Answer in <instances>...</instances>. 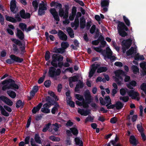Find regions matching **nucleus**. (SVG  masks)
<instances>
[{"label": "nucleus", "mask_w": 146, "mask_h": 146, "mask_svg": "<svg viewBox=\"0 0 146 146\" xmlns=\"http://www.w3.org/2000/svg\"><path fill=\"white\" fill-rule=\"evenodd\" d=\"M67 31L71 38H73L74 37V34L72 29L70 27H69L67 29Z\"/></svg>", "instance_id": "28"}, {"label": "nucleus", "mask_w": 146, "mask_h": 146, "mask_svg": "<svg viewBox=\"0 0 146 146\" xmlns=\"http://www.w3.org/2000/svg\"><path fill=\"white\" fill-rule=\"evenodd\" d=\"M50 53L48 51H47L46 52L45 55V59L46 61H48L50 58Z\"/></svg>", "instance_id": "46"}, {"label": "nucleus", "mask_w": 146, "mask_h": 146, "mask_svg": "<svg viewBox=\"0 0 146 146\" xmlns=\"http://www.w3.org/2000/svg\"><path fill=\"white\" fill-rule=\"evenodd\" d=\"M34 139L36 143L39 144L41 143V141L40 139V138L38 134H35Z\"/></svg>", "instance_id": "35"}, {"label": "nucleus", "mask_w": 146, "mask_h": 146, "mask_svg": "<svg viewBox=\"0 0 146 146\" xmlns=\"http://www.w3.org/2000/svg\"><path fill=\"white\" fill-rule=\"evenodd\" d=\"M19 27L23 31L24 30H26L27 28V25L24 23H20L19 24Z\"/></svg>", "instance_id": "40"}, {"label": "nucleus", "mask_w": 146, "mask_h": 146, "mask_svg": "<svg viewBox=\"0 0 146 146\" xmlns=\"http://www.w3.org/2000/svg\"><path fill=\"white\" fill-rule=\"evenodd\" d=\"M49 138L50 139L53 141H58L60 140V139L59 138L52 136H49Z\"/></svg>", "instance_id": "43"}, {"label": "nucleus", "mask_w": 146, "mask_h": 146, "mask_svg": "<svg viewBox=\"0 0 146 146\" xmlns=\"http://www.w3.org/2000/svg\"><path fill=\"white\" fill-rule=\"evenodd\" d=\"M20 17L19 14L17 13L15 15V18L17 20V22H19L22 21V19Z\"/></svg>", "instance_id": "55"}, {"label": "nucleus", "mask_w": 146, "mask_h": 146, "mask_svg": "<svg viewBox=\"0 0 146 146\" xmlns=\"http://www.w3.org/2000/svg\"><path fill=\"white\" fill-rule=\"evenodd\" d=\"M129 141L131 144L135 146H136L138 143V141L133 135H131L130 136Z\"/></svg>", "instance_id": "19"}, {"label": "nucleus", "mask_w": 146, "mask_h": 146, "mask_svg": "<svg viewBox=\"0 0 146 146\" xmlns=\"http://www.w3.org/2000/svg\"><path fill=\"white\" fill-rule=\"evenodd\" d=\"M117 121V118L116 117H113L110 119V122L112 124H114L116 123Z\"/></svg>", "instance_id": "59"}, {"label": "nucleus", "mask_w": 146, "mask_h": 146, "mask_svg": "<svg viewBox=\"0 0 146 146\" xmlns=\"http://www.w3.org/2000/svg\"><path fill=\"white\" fill-rule=\"evenodd\" d=\"M46 73V72H45L44 73V75L42 77H40L38 80V82L39 84H41L43 82L45 77V74Z\"/></svg>", "instance_id": "45"}, {"label": "nucleus", "mask_w": 146, "mask_h": 146, "mask_svg": "<svg viewBox=\"0 0 146 146\" xmlns=\"http://www.w3.org/2000/svg\"><path fill=\"white\" fill-rule=\"evenodd\" d=\"M116 23H118L117 29L119 35L122 37H125L128 35L126 32L129 31V29L123 22L119 21H117Z\"/></svg>", "instance_id": "4"}, {"label": "nucleus", "mask_w": 146, "mask_h": 146, "mask_svg": "<svg viewBox=\"0 0 146 146\" xmlns=\"http://www.w3.org/2000/svg\"><path fill=\"white\" fill-rule=\"evenodd\" d=\"M58 36L61 40L66 41L67 40L68 37L67 35L61 30H59L58 33Z\"/></svg>", "instance_id": "14"}, {"label": "nucleus", "mask_w": 146, "mask_h": 146, "mask_svg": "<svg viewBox=\"0 0 146 146\" xmlns=\"http://www.w3.org/2000/svg\"><path fill=\"white\" fill-rule=\"evenodd\" d=\"M134 48L133 47H131V48L128 50L126 52L127 55L129 56L132 55L134 52Z\"/></svg>", "instance_id": "41"}, {"label": "nucleus", "mask_w": 146, "mask_h": 146, "mask_svg": "<svg viewBox=\"0 0 146 146\" xmlns=\"http://www.w3.org/2000/svg\"><path fill=\"white\" fill-rule=\"evenodd\" d=\"M119 99L121 100H122L124 102H127L129 100V98L127 96L123 97L121 96L119 97Z\"/></svg>", "instance_id": "52"}, {"label": "nucleus", "mask_w": 146, "mask_h": 146, "mask_svg": "<svg viewBox=\"0 0 146 146\" xmlns=\"http://www.w3.org/2000/svg\"><path fill=\"white\" fill-rule=\"evenodd\" d=\"M52 60L51 62V64L52 66L57 62H62L63 59V57L61 55L59 54H54L52 55Z\"/></svg>", "instance_id": "10"}, {"label": "nucleus", "mask_w": 146, "mask_h": 146, "mask_svg": "<svg viewBox=\"0 0 146 146\" xmlns=\"http://www.w3.org/2000/svg\"><path fill=\"white\" fill-rule=\"evenodd\" d=\"M96 29V26L93 25L91 27L90 30V32L92 34H93L95 31Z\"/></svg>", "instance_id": "64"}, {"label": "nucleus", "mask_w": 146, "mask_h": 146, "mask_svg": "<svg viewBox=\"0 0 146 146\" xmlns=\"http://www.w3.org/2000/svg\"><path fill=\"white\" fill-rule=\"evenodd\" d=\"M32 4L34 8L35 11H36L38 6V3L36 0H34L32 2Z\"/></svg>", "instance_id": "33"}, {"label": "nucleus", "mask_w": 146, "mask_h": 146, "mask_svg": "<svg viewBox=\"0 0 146 146\" xmlns=\"http://www.w3.org/2000/svg\"><path fill=\"white\" fill-rule=\"evenodd\" d=\"M53 50L54 52L57 54H63L65 51V50L62 47L57 48L56 47H55L54 48Z\"/></svg>", "instance_id": "22"}, {"label": "nucleus", "mask_w": 146, "mask_h": 146, "mask_svg": "<svg viewBox=\"0 0 146 146\" xmlns=\"http://www.w3.org/2000/svg\"><path fill=\"white\" fill-rule=\"evenodd\" d=\"M5 17L6 20L7 21L13 23H16L17 22V20L13 17L7 16V15H6L5 16Z\"/></svg>", "instance_id": "23"}, {"label": "nucleus", "mask_w": 146, "mask_h": 146, "mask_svg": "<svg viewBox=\"0 0 146 146\" xmlns=\"http://www.w3.org/2000/svg\"><path fill=\"white\" fill-rule=\"evenodd\" d=\"M110 1L102 0L101 1V5L102 7H108L109 5Z\"/></svg>", "instance_id": "25"}, {"label": "nucleus", "mask_w": 146, "mask_h": 146, "mask_svg": "<svg viewBox=\"0 0 146 146\" xmlns=\"http://www.w3.org/2000/svg\"><path fill=\"white\" fill-rule=\"evenodd\" d=\"M126 92V90L123 88H122L120 90V94L122 96L125 95V94Z\"/></svg>", "instance_id": "62"}, {"label": "nucleus", "mask_w": 146, "mask_h": 146, "mask_svg": "<svg viewBox=\"0 0 146 146\" xmlns=\"http://www.w3.org/2000/svg\"><path fill=\"white\" fill-rule=\"evenodd\" d=\"M74 24L76 25V29H77L79 26V18L75 17L74 22Z\"/></svg>", "instance_id": "50"}, {"label": "nucleus", "mask_w": 146, "mask_h": 146, "mask_svg": "<svg viewBox=\"0 0 146 146\" xmlns=\"http://www.w3.org/2000/svg\"><path fill=\"white\" fill-rule=\"evenodd\" d=\"M51 83V82L50 80H47L45 81L44 83V85L46 88H49L50 87Z\"/></svg>", "instance_id": "51"}, {"label": "nucleus", "mask_w": 146, "mask_h": 146, "mask_svg": "<svg viewBox=\"0 0 146 146\" xmlns=\"http://www.w3.org/2000/svg\"><path fill=\"white\" fill-rule=\"evenodd\" d=\"M47 3H45L43 1H42L41 3L39 5L38 11V15L42 16L46 13L45 11L47 9Z\"/></svg>", "instance_id": "9"}, {"label": "nucleus", "mask_w": 146, "mask_h": 146, "mask_svg": "<svg viewBox=\"0 0 146 146\" xmlns=\"http://www.w3.org/2000/svg\"><path fill=\"white\" fill-rule=\"evenodd\" d=\"M52 66L55 67V68H57L58 67L60 68H62L63 66H64V63L63 62H58V63H56L55 64H54Z\"/></svg>", "instance_id": "32"}, {"label": "nucleus", "mask_w": 146, "mask_h": 146, "mask_svg": "<svg viewBox=\"0 0 146 146\" xmlns=\"http://www.w3.org/2000/svg\"><path fill=\"white\" fill-rule=\"evenodd\" d=\"M137 130L140 133L143 132L144 129L142 127V123H141L140 124H137Z\"/></svg>", "instance_id": "34"}, {"label": "nucleus", "mask_w": 146, "mask_h": 146, "mask_svg": "<svg viewBox=\"0 0 146 146\" xmlns=\"http://www.w3.org/2000/svg\"><path fill=\"white\" fill-rule=\"evenodd\" d=\"M56 68L53 66L49 67L48 72L49 76L54 78V80H57L56 76H59L61 73V70L60 68L56 69Z\"/></svg>", "instance_id": "5"}, {"label": "nucleus", "mask_w": 146, "mask_h": 146, "mask_svg": "<svg viewBox=\"0 0 146 146\" xmlns=\"http://www.w3.org/2000/svg\"><path fill=\"white\" fill-rule=\"evenodd\" d=\"M131 70L134 74H136L137 73L139 72V70L137 66L133 65L131 67Z\"/></svg>", "instance_id": "30"}, {"label": "nucleus", "mask_w": 146, "mask_h": 146, "mask_svg": "<svg viewBox=\"0 0 146 146\" xmlns=\"http://www.w3.org/2000/svg\"><path fill=\"white\" fill-rule=\"evenodd\" d=\"M42 105V103H40L36 107H34L32 110V113L34 114H35L37 112L39 111L41 108Z\"/></svg>", "instance_id": "20"}, {"label": "nucleus", "mask_w": 146, "mask_h": 146, "mask_svg": "<svg viewBox=\"0 0 146 146\" xmlns=\"http://www.w3.org/2000/svg\"><path fill=\"white\" fill-rule=\"evenodd\" d=\"M115 107L117 110H120L122 108L124 104L120 101H117L115 104Z\"/></svg>", "instance_id": "26"}, {"label": "nucleus", "mask_w": 146, "mask_h": 146, "mask_svg": "<svg viewBox=\"0 0 146 146\" xmlns=\"http://www.w3.org/2000/svg\"><path fill=\"white\" fill-rule=\"evenodd\" d=\"M61 47L65 50L69 46V44L67 42H62L61 44Z\"/></svg>", "instance_id": "38"}, {"label": "nucleus", "mask_w": 146, "mask_h": 146, "mask_svg": "<svg viewBox=\"0 0 146 146\" xmlns=\"http://www.w3.org/2000/svg\"><path fill=\"white\" fill-rule=\"evenodd\" d=\"M140 88L144 92L146 90V84L143 83L140 86Z\"/></svg>", "instance_id": "63"}, {"label": "nucleus", "mask_w": 146, "mask_h": 146, "mask_svg": "<svg viewBox=\"0 0 146 146\" xmlns=\"http://www.w3.org/2000/svg\"><path fill=\"white\" fill-rule=\"evenodd\" d=\"M48 94L51 96L54 99H55L56 101H58V99L57 98V96L54 93L50 91L48 92Z\"/></svg>", "instance_id": "42"}, {"label": "nucleus", "mask_w": 146, "mask_h": 146, "mask_svg": "<svg viewBox=\"0 0 146 146\" xmlns=\"http://www.w3.org/2000/svg\"><path fill=\"white\" fill-rule=\"evenodd\" d=\"M50 6L51 7H53L57 8L58 7L59 9L58 11V14L55 8H50V12L53 16L54 19L57 22L56 23L58 24V22L60 21V19L59 17L62 18L64 17V18H67L69 15V11L70 9L69 5L67 4H65L64 6L65 10L62 8V5L60 3H58L55 1H52L50 4Z\"/></svg>", "instance_id": "1"}, {"label": "nucleus", "mask_w": 146, "mask_h": 146, "mask_svg": "<svg viewBox=\"0 0 146 146\" xmlns=\"http://www.w3.org/2000/svg\"><path fill=\"white\" fill-rule=\"evenodd\" d=\"M11 59H8L6 60L7 63L12 64L15 62L21 63L23 61V59L14 54H11L10 56Z\"/></svg>", "instance_id": "6"}, {"label": "nucleus", "mask_w": 146, "mask_h": 146, "mask_svg": "<svg viewBox=\"0 0 146 146\" xmlns=\"http://www.w3.org/2000/svg\"><path fill=\"white\" fill-rule=\"evenodd\" d=\"M108 70V68L105 67L101 66L98 68L97 72L98 73H100L103 72H106Z\"/></svg>", "instance_id": "27"}, {"label": "nucleus", "mask_w": 146, "mask_h": 146, "mask_svg": "<svg viewBox=\"0 0 146 146\" xmlns=\"http://www.w3.org/2000/svg\"><path fill=\"white\" fill-rule=\"evenodd\" d=\"M127 93L129 96L131 97L133 99H135L136 97L139 96V94L138 92L131 90L127 92Z\"/></svg>", "instance_id": "15"}, {"label": "nucleus", "mask_w": 146, "mask_h": 146, "mask_svg": "<svg viewBox=\"0 0 146 146\" xmlns=\"http://www.w3.org/2000/svg\"><path fill=\"white\" fill-rule=\"evenodd\" d=\"M94 118L93 117H92L90 115L88 116V117L86 118L85 122L87 123L88 121H90L92 122H93Z\"/></svg>", "instance_id": "48"}, {"label": "nucleus", "mask_w": 146, "mask_h": 146, "mask_svg": "<svg viewBox=\"0 0 146 146\" xmlns=\"http://www.w3.org/2000/svg\"><path fill=\"white\" fill-rule=\"evenodd\" d=\"M5 103L9 106H11L13 104V102L8 98L7 100Z\"/></svg>", "instance_id": "54"}, {"label": "nucleus", "mask_w": 146, "mask_h": 146, "mask_svg": "<svg viewBox=\"0 0 146 146\" xmlns=\"http://www.w3.org/2000/svg\"><path fill=\"white\" fill-rule=\"evenodd\" d=\"M19 15L21 18L26 19L30 18L31 15L29 13H25V11L24 9L21 10L19 12Z\"/></svg>", "instance_id": "12"}, {"label": "nucleus", "mask_w": 146, "mask_h": 146, "mask_svg": "<svg viewBox=\"0 0 146 146\" xmlns=\"http://www.w3.org/2000/svg\"><path fill=\"white\" fill-rule=\"evenodd\" d=\"M77 12V8L75 6H73L71 14L76 15Z\"/></svg>", "instance_id": "60"}, {"label": "nucleus", "mask_w": 146, "mask_h": 146, "mask_svg": "<svg viewBox=\"0 0 146 146\" xmlns=\"http://www.w3.org/2000/svg\"><path fill=\"white\" fill-rule=\"evenodd\" d=\"M70 130L71 131L72 133L74 135L76 136L78 133V129L76 127H72L70 129Z\"/></svg>", "instance_id": "29"}, {"label": "nucleus", "mask_w": 146, "mask_h": 146, "mask_svg": "<svg viewBox=\"0 0 146 146\" xmlns=\"http://www.w3.org/2000/svg\"><path fill=\"white\" fill-rule=\"evenodd\" d=\"M45 100L46 102H49V103H52V102L54 101L53 99H52L49 96L46 97Z\"/></svg>", "instance_id": "58"}, {"label": "nucleus", "mask_w": 146, "mask_h": 146, "mask_svg": "<svg viewBox=\"0 0 146 146\" xmlns=\"http://www.w3.org/2000/svg\"><path fill=\"white\" fill-rule=\"evenodd\" d=\"M123 19L126 25L129 26L130 25V22L129 20L125 16H123Z\"/></svg>", "instance_id": "37"}, {"label": "nucleus", "mask_w": 146, "mask_h": 146, "mask_svg": "<svg viewBox=\"0 0 146 146\" xmlns=\"http://www.w3.org/2000/svg\"><path fill=\"white\" fill-rule=\"evenodd\" d=\"M78 77L76 76H74L72 77H70L69 78V80L72 82H76L78 81Z\"/></svg>", "instance_id": "47"}, {"label": "nucleus", "mask_w": 146, "mask_h": 146, "mask_svg": "<svg viewBox=\"0 0 146 146\" xmlns=\"http://www.w3.org/2000/svg\"><path fill=\"white\" fill-rule=\"evenodd\" d=\"M132 40L131 38H128L126 40H123L122 42V46L129 48L132 43Z\"/></svg>", "instance_id": "13"}, {"label": "nucleus", "mask_w": 146, "mask_h": 146, "mask_svg": "<svg viewBox=\"0 0 146 146\" xmlns=\"http://www.w3.org/2000/svg\"><path fill=\"white\" fill-rule=\"evenodd\" d=\"M75 96L76 98L79 101H82L84 100L83 97L79 94H76Z\"/></svg>", "instance_id": "53"}, {"label": "nucleus", "mask_w": 146, "mask_h": 146, "mask_svg": "<svg viewBox=\"0 0 146 146\" xmlns=\"http://www.w3.org/2000/svg\"><path fill=\"white\" fill-rule=\"evenodd\" d=\"M11 40L15 44H12L13 50L15 54H18L23 55L26 52L25 45L22 46V43L18 39L14 38L11 39Z\"/></svg>", "instance_id": "3"}, {"label": "nucleus", "mask_w": 146, "mask_h": 146, "mask_svg": "<svg viewBox=\"0 0 146 146\" xmlns=\"http://www.w3.org/2000/svg\"><path fill=\"white\" fill-rule=\"evenodd\" d=\"M80 27L81 29H84L86 26V20L84 17L80 18Z\"/></svg>", "instance_id": "21"}, {"label": "nucleus", "mask_w": 146, "mask_h": 146, "mask_svg": "<svg viewBox=\"0 0 146 146\" xmlns=\"http://www.w3.org/2000/svg\"><path fill=\"white\" fill-rule=\"evenodd\" d=\"M4 18L3 16L0 13V23L2 25L4 24Z\"/></svg>", "instance_id": "61"}, {"label": "nucleus", "mask_w": 146, "mask_h": 146, "mask_svg": "<svg viewBox=\"0 0 146 146\" xmlns=\"http://www.w3.org/2000/svg\"><path fill=\"white\" fill-rule=\"evenodd\" d=\"M100 66V64H93L92 65V68L91 70L95 72L97 69H98V67Z\"/></svg>", "instance_id": "39"}, {"label": "nucleus", "mask_w": 146, "mask_h": 146, "mask_svg": "<svg viewBox=\"0 0 146 146\" xmlns=\"http://www.w3.org/2000/svg\"><path fill=\"white\" fill-rule=\"evenodd\" d=\"M8 98L7 97L4 96V95H1L0 96V102H1V101H2L4 102L5 103V102H6V100Z\"/></svg>", "instance_id": "57"}, {"label": "nucleus", "mask_w": 146, "mask_h": 146, "mask_svg": "<svg viewBox=\"0 0 146 146\" xmlns=\"http://www.w3.org/2000/svg\"><path fill=\"white\" fill-rule=\"evenodd\" d=\"M24 105V102H22L21 100H19L17 101L16 104V107L17 108H19L20 107H21V108H23Z\"/></svg>", "instance_id": "24"}, {"label": "nucleus", "mask_w": 146, "mask_h": 146, "mask_svg": "<svg viewBox=\"0 0 146 146\" xmlns=\"http://www.w3.org/2000/svg\"><path fill=\"white\" fill-rule=\"evenodd\" d=\"M78 111V113L81 115L85 116H87L90 113V110L88 109L85 110L84 109L79 108Z\"/></svg>", "instance_id": "16"}, {"label": "nucleus", "mask_w": 146, "mask_h": 146, "mask_svg": "<svg viewBox=\"0 0 146 146\" xmlns=\"http://www.w3.org/2000/svg\"><path fill=\"white\" fill-rule=\"evenodd\" d=\"M3 86L2 87V89L3 91H5L7 90H9L7 92L8 95L13 99L15 98L16 96V93L13 91L19 89V87L18 85L15 83V80L11 78L6 79L0 83V86Z\"/></svg>", "instance_id": "2"}, {"label": "nucleus", "mask_w": 146, "mask_h": 146, "mask_svg": "<svg viewBox=\"0 0 146 146\" xmlns=\"http://www.w3.org/2000/svg\"><path fill=\"white\" fill-rule=\"evenodd\" d=\"M41 111L44 113H48L50 112V110L46 108H42L41 109Z\"/></svg>", "instance_id": "44"}, {"label": "nucleus", "mask_w": 146, "mask_h": 146, "mask_svg": "<svg viewBox=\"0 0 146 146\" xmlns=\"http://www.w3.org/2000/svg\"><path fill=\"white\" fill-rule=\"evenodd\" d=\"M74 141L76 145H79L82 142H83L82 140L80 139L79 137H75L74 139Z\"/></svg>", "instance_id": "49"}, {"label": "nucleus", "mask_w": 146, "mask_h": 146, "mask_svg": "<svg viewBox=\"0 0 146 146\" xmlns=\"http://www.w3.org/2000/svg\"><path fill=\"white\" fill-rule=\"evenodd\" d=\"M16 0H11L10 2V9L11 12L14 14L16 13L17 11H15L17 7Z\"/></svg>", "instance_id": "11"}, {"label": "nucleus", "mask_w": 146, "mask_h": 146, "mask_svg": "<svg viewBox=\"0 0 146 146\" xmlns=\"http://www.w3.org/2000/svg\"><path fill=\"white\" fill-rule=\"evenodd\" d=\"M17 33L16 36L21 40H22L25 38V35L23 32L18 28L17 29Z\"/></svg>", "instance_id": "17"}, {"label": "nucleus", "mask_w": 146, "mask_h": 146, "mask_svg": "<svg viewBox=\"0 0 146 146\" xmlns=\"http://www.w3.org/2000/svg\"><path fill=\"white\" fill-rule=\"evenodd\" d=\"M53 105L54 104L52 103L46 102L43 105V107L44 108L45 107L49 108L51 107V106Z\"/></svg>", "instance_id": "56"}, {"label": "nucleus", "mask_w": 146, "mask_h": 146, "mask_svg": "<svg viewBox=\"0 0 146 146\" xmlns=\"http://www.w3.org/2000/svg\"><path fill=\"white\" fill-rule=\"evenodd\" d=\"M104 99L106 101V103L107 104L106 105V106H108L111 104V100L109 96H106L105 98Z\"/></svg>", "instance_id": "36"}, {"label": "nucleus", "mask_w": 146, "mask_h": 146, "mask_svg": "<svg viewBox=\"0 0 146 146\" xmlns=\"http://www.w3.org/2000/svg\"><path fill=\"white\" fill-rule=\"evenodd\" d=\"M116 77L115 78V81L118 85L121 84V82L119 80H123V78L121 75H124L125 72L122 70H119L116 71L115 72Z\"/></svg>", "instance_id": "8"}, {"label": "nucleus", "mask_w": 146, "mask_h": 146, "mask_svg": "<svg viewBox=\"0 0 146 146\" xmlns=\"http://www.w3.org/2000/svg\"><path fill=\"white\" fill-rule=\"evenodd\" d=\"M112 52L111 51L109 53V55H108V56H107V58L109 59L110 61L112 62L115 60L116 58L115 56H112Z\"/></svg>", "instance_id": "31"}, {"label": "nucleus", "mask_w": 146, "mask_h": 146, "mask_svg": "<svg viewBox=\"0 0 146 146\" xmlns=\"http://www.w3.org/2000/svg\"><path fill=\"white\" fill-rule=\"evenodd\" d=\"M84 97L86 102L83 101L82 102V106L84 108L88 109L89 107V104H90L92 102L91 96L89 92H86L84 94Z\"/></svg>", "instance_id": "7"}, {"label": "nucleus", "mask_w": 146, "mask_h": 146, "mask_svg": "<svg viewBox=\"0 0 146 146\" xmlns=\"http://www.w3.org/2000/svg\"><path fill=\"white\" fill-rule=\"evenodd\" d=\"M111 51L110 48L108 47L106 48V50H103L102 49V51L100 52L104 56V59H105L106 58H107V56H108V55H109V53Z\"/></svg>", "instance_id": "18"}]
</instances>
